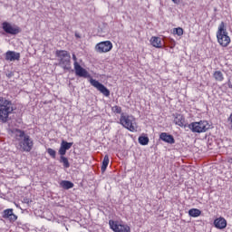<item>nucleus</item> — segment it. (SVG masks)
Instances as JSON below:
<instances>
[{"label": "nucleus", "instance_id": "1", "mask_svg": "<svg viewBox=\"0 0 232 232\" xmlns=\"http://www.w3.org/2000/svg\"><path fill=\"white\" fill-rule=\"evenodd\" d=\"M13 136L18 142V150L30 153L34 150V140L24 130L14 129L12 130Z\"/></svg>", "mask_w": 232, "mask_h": 232}, {"label": "nucleus", "instance_id": "2", "mask_svg": "<svg viewBox=\"0 0 232 232\" xmlns=\"http://www.w3.org/2000/svg\"><path fill=\"white\" fill-rule=\"evenodd\" d=\"M14 111V106L12 101L0 97V121L1 122H7L8 117Z\"/></svg>", "mask_w": 232, "mask_h": 232}, {"label": "nucleus", "instance_id": "3", "mask_svg": "<svg viewBox=\"0 0 232 232\" xmlns=\"http://www.w3.org/2000/svg\"><path fill=\"white\" fill-rule=\"evenodd\" d=\"M55 55L58 59V66L63 70H70L72 68V56L68 51L57 50Z\"/></svg>", "mask_w": 232, "mask_h": 232}, {"label": "nucleus", "instance_id": "4", "mask_svg": "<svg viewBox=\"0 0 232 232\" xmlns=\"http://www.w3.org/2000/svg\"><path fill=\"white\" fill-rule=\"evenodd\" d=\"M217 39L218 44H220V46H223V48L229 46V44L231 43V38L227 34V31L226 30V24H224V22H221L218 26L217 32Z\"/></svg>", "mask_w": 232, "mask_h": 232}, {"label": "nucleus", "instance_id": "5", "mask_svg": "<svg viewBox=\"0 0 232 232\" xmlns=\"http://www.w3.org/2000/svg\"><path fill=\"white\" fill-rule=\"evenodd\" d=\"M120 124L129 130V131H137V121L135 117L121 113L120 117Z\"/></svg>", "mask_w": 232, "mask_h": 232}, {"label": "nucleus", "instance_id": "6", "mask_svg": "<svg viewBox=\"0 0 232 232\" xmlns=\"http://www.w3.org/2000/svg\"><path fill=\"white\" fill-rule=\"evenodd\" d=\"M192 133H206L211 128L208 121H195L188 125Z\"/></svg>", "mask_w": 232, "mask_h": 232}, {"label": "nucleus", "instance_id": "7", "mask_svg": "<svg viewBox=\"0 0 232 232\" xmlns=\"http://www.w3.org/2000/svg\"><path fill=\"white\" fill-rule=\"evenodd\" d=\"M2 28L5 34H9L10 35H17V34H21L20 26L12 24L8 22H4L2 24Z\"/></svg>", "mask_w": 232, "mask_h": 232}, {"label": "nucleus", "instance_id": "8", "mask_svg": "<svg viewBox=\"0 0 232 232\" xmlns=\"http://www.w3.org/2000/svg\"><path fill=\"white\" fill-rule=\"evenodd\" d=\"M109 226L114 232H131L130 226L120 224L119 221L109 220Z\"/></svg>", "mask_w": 232, "mask_h": 232}, {"label": "nucleus", "instance_id": "9", "mask_svg": "<svg viewBox=\"0 0 232 232\" xmlns=\"http://www.w3.org/2000/svg\"><path fill=\"white\" fill-rule=\"evenodd\" d=\"M89 82L93 86V88H96L100 93H102L105 97H110V90H108V88H106L102 83L99 82V81L91 78Z\"/></svg>", "mask_w": 232, "mask_h": 232}, {"label": "nucleus", "instance_id": "10", "mask_svg": "<svg viewBox=\"0 0 232 232\" xmlns=\"http://www.w3.org/2000/svg\"><path fill=\"white\" fill-rule=\"evenodd\" d=\"M111 48H113V44L110 41H104L96 44L95 51L98 53H108V52H111Z\"/></svg>", "mask_w": 232, "mask_h": 232}, {"label": "nucleus", "instance_id": "11", "mask_svg": "<svg viewBox=\"0 0 232 232\" xmlns=\"http://www.w3.org/2000/svg\"><path fill=\"white\" fill-rule=\"evenodd\" d=\"M3 218L10 220V222H15L17 220V216L14 214V209L7 208L2 213Z\"/></svg>", "mask_w": 232, "mask_h": 232}, {"label": "nucleus", "instance_id": "12", "mask_svg": "<svg viewBox=\"0 0 232 232\" xmlns=\"http://www.w3.org/2000/svg\"><path fill=\"white\" fill-rule=\"evenodd\" d=\"M74 72L78 77H83L84 79H88V77H90V72H88L86 69L82 68L81 64H76Z\"/></svg>", "mask_w": 232, "mask_h": 232}, {"label": "nucleus", "instance_id": "13", "mask_svg": "<svg viewBox=\"0 0 232 232\" xmlns=\"http://www.w3.org/2000/svg\"><path fill=\"white\" fill-rule=\"evenodd\" d=\"M21 59V53L15 51H7L5 53V61H10L11 63L14 61H19Z\"/></svg>", "mask_w": 232, "mask_h": 232}, {"label": "nucleus", "instance_id": "14", "mask_svg": "<svg viewBox=\"0 0 232 232\" xmlns=\"http://www.w3.org/2000/svg\"><path fill=\"white\" fill-rule=\"evenodd\" d=\"M72 146H73V142L63 140L58 150L59 155H66V151H68V150H70Z\"/></svg>", "mask_w": 232, "mask_h": 232}, {"label": "nucleus", "instance_id": "15", "mask_svg": "<svg viewBox=\"0 0 232 232\" xmlns=\"http://www.w3.org/2000/svg\"><path fill=\"white\" fill-rule=\"evenodd\" d=\"M214 226L217 229H226L227 227V221L224 218H218L214 220Z\"/></svg>", "mask_w": 232, "mask_h": 232}, {"label": "nucleus", "instance_id": "16", "mask_svg": "<svg viewBox=\"0 0 232 232\" xmlns=\"http://www.w3.org/2000/svg\"><path fill=\"white\" fill-rule=\"evenodd\" d=\"M160 139L163 140V142H167L168 144H175V138L171 134H168L167 132H161L160 135Z\"/></svg>", "mask_w": 232, "mask_h": 232}, {"label": "nucleus", "instance_id": "17", "mask_svg": "<svg viewBox=\"0 0 232 232\" xmlns=\"http://www.w3.org/2000/svg\"><path fill=\"white\" fill-rule=\"evenodd\" d=\"M150 44L154 48H161L162 47V39L160 37L152 36L150 38Z\"/></svg>", "mask_w": 232, "mask_h": 232}, {"label": "nucleus", "instance_id": "18", "mask_svg": "<svg viewBox=\"0 0 232 232\" xmlns=\"http://www.w3.org/2000/svg\"><path fill=\"white\" fill-rule=\"evenodd\" d=\"M185 122H186V119L182 114H176V116L174 117V123L177 126H180V128H182Z\"/></svg>", "mask_w": 232, "mask_h": 232}, {"label": "nucleus", "instance_id": "19", "mask_svg": "<svg viewBox=\"0 0 232 232\" xmlns=\"http://www.w3.org/2000/svg\"><path fill=\"white\" fill-rule=\"evenodd\" d=\"M188 215L193 218H197V217H200V215H202V211L198 208H190L188 210Z\"/></svg>", "mask_w": 232, "mask_h": 232}, {"label": "nucleus", "instance_id": "20", "mask_svg": "<svg viewBox=\"0 0 232 232\" xmlns=\"http://www.w3.org/2000/svg\"><path fill=\"white\" fill-rule=\"evenodd\" d=\"M60 186L63 189H72V188H73V183L69 180H63L61 181Z\"/></svg>", "mask_w": 232, "mask_h": 232}, {"label": "nucleus", "instance_id": "21", "mask_svg": "<svg viewBox=\"0 0 232 232\" xmlns=\"http://www.w3.org/2000/svg\"><path fill=\"white\" fill-rule=\"evenodd\" d=\"M108 164H110V157L108 155H105L102 160V172L104 173L106 171V168H108Z\"/></svg>", "mask_w": 232, "mask_h": 232}, {"label": "nucleus", "instance_id": "22", "mask_svg": "<svg viewBox=\"0 0 232 232\" xmlns=\"http://www.w3.org/2000/svg\"><path fill=\"white\" fill-rule=\"evenodd\" d=\"M214 79L218 82H222V81H224V73L220 71H216L214 72Z\"/></svg>", "mask_w": 232, "mask_h": 232}, {"label": "nucleus", "instance_id": "23", "mask_svg": "<svg viewBox=\"0 0 232 232\" xmlns=\"http://www.w3.org/2000/svg\"><path fill=\"white\" fill-rule=\"evenodd\" d=\"M138 140L141 146H148L150 138H148V136H140Z\"/></svg>", "mask_w": 232, "mask_h": 232}, {"label": "nucleus", "instance_id": "24", "mask_svg": "<svg viewBox=\"0 0 232 232\" xmlns=\"http://www.w3.org/2000/svg\"><path fill=\"white\" fill-rule=\"evenodd\" d=\"M60 162L63 164V168H70V161H68V158L64 157V155H61Z\"/></svg>", "mask_w": 232, "mask_h": 232}, {"label": "nucleus", "instance_id": "25", "mask_svg": "<svg viewBox=\"0 0 232 232\" xmlns=\"http://www.w3.org/2000/svg\"><path fill=\"white\" fill-rule=\"evenodd\" d=\"M47 153L48 155H50V157H52V159H55L56 155H57V151H55V150L49 148L47 149Z\"/></svg>", "mask_w": 232, "mask_h": 232}, {"label": "nucleus", "instance_id": "26", "mask_svg": "<svg viewBox=\"0 0 232 232\" xmlns=\"http://www.w3.org/2000/svg\"><path fill=\"white\" fill-rule=\"evenodd\" d=\"M174 34H176V35H179L180 37V35H184V29H182V27H178V28H174Z\"/></svg>", "mask_w": 232, "mask_h": 232}, {"label": "nucleus", "instance_id": "27", "mask_svg": "<svg viewBox=\"0 0 232 232\" xmlns=\"http://www.w3.org/2000/svg\"><path fill=\"white\" fill-rule=\"evenodd\" d=\"M72 61H73L74 67L76 66V64H81L82 63V59L80 60L77 59V56L75 55V53L72 54Z\"/></svg>", "mask_w": 232, "mask_h": 232}, {"label": "nucleus", "instance_id": "28", "mask_svg": "<svg viewBox=\"0 0 232 232\" xmlns=\"http://www.w3.org/2000/svg\"><path fill=\"white\" fill-rule=\"evenodd\" d=\"M111 111H113V113H118V114L122 113V108L117 105L113 106L111 108Z\"/></svg>", "mask_w": 232, "mask_h": 232}, {"label": "nucleus", "instance_id": "29", "mask_svg": "<svg viewBox=\"0 0 232 232\" xmlns=\"http://www.w3.org/2000/svg\"><path fill=\"white\" fill-rule=\"evenodd\" d=\"M172 3H174V5H180V0H172Z\"/></svg>", "mask_w": 232, "mask_h": 232}, {"label": "nucleus", "instance_id": "30", "mask_svg": "<svg viewBox=\"0 0 232 232\" xmlns=\"http://www.w3.org/2000/svg\"><path fill=\"white\" fill-rule=\"evenodd\" d=\"M228 162H229V164H232V158L228 159Z\"/></svg>", "mask_w": 232, "mask_h": 232}]
</instances>
